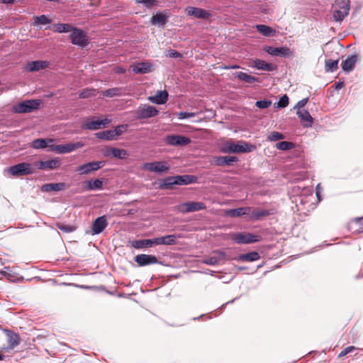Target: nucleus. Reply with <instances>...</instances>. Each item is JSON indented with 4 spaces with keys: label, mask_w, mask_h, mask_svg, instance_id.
Masks as SVG:
<instances>
[{
    "label": "nucleus",
    "mask_w": 363,
    "mask_h": 363,
    "mask_svg": "<svg viewBox=\"0 0 363 363\" xmlns=\"http://www.w3.org/2000/svg\"><path fill=\"white\" fill-rule=\"evenodd\" d=\"M196 182L197 177L194 175L184 174L167 177L163 179L160 188L161 189H170L174 185H187L194 184Z\"/></svg>",
    "instance_id": "nucleus-1"
},
{
    "label": "nucleus",
    "mask_w": 363,
    "mask_h": 363,
    "mask_svg": "<svg viewBox=\"0 0 363 363\" xmlns=\"http://www.w3.org/2000/svg\"><path fill=\"white\" fill-rule=\"evenodd\" d=\"M254 148L253 145L244 141H239L238 143L228 141L223 145L221 151L224 153H245L252 151Z\"/></svg>",
    "instance_id": "nucleus-2"
},
{
    "label": "nucleus",
    "mask_w": 363,
    "mask_h": 363,
    "mask_svg": "<svg viewBox=\"0 0 363 363\" xmlns=\"http://www.w3.org/2000/svg\"><path fill=\"white\" fill-rule=\"evenodd\" d=\"M41 101L39 99L25 100L13 106V111L16 113H31L39 108Z\"/></svg>",
    "instance_id": "nucleus-3"
},
{
    "label": "nucleus",
    "mask_w": 363,
    "mask_h": 363,
    "mask_svg": "<svg viewBox=\"0 0 363 363\" xmlns=\"http://www.w3.org/2000/svg\"><path fill=\"white\" fill-rule=\"evenodd\" d=\"M333 8V18L335 21H342L350 11L349 0H336Z\"/></svg>",
    "instance_id": "nucleus-4"
},
{
    "label": "nucleus",
    "mask_w": 363,
    "mask_h": 363,
    "mask_svg": "<svg viewBox=\"0 0 363 363\" xmlns=\"http://www.w3.org/2000/svg\"><path fill=\"white\" fill-rule=\"evenodd\" d=\"M71 43L77 45L79 48H84L89 43V39L87 37L86 33L83 30L74 27L69 35Z\"/></svg>",
    "instance_id": "nucleus-5"
},
{
    "label": "nucleus",
    "mask_w": 363,
    "mask_h": 363,
    "mask_svg": "<svg viewBox=\"0 0 363 363\" xmlns=\"http://www.w3.org/2000/svg\"><path fill=\"white\" fill-rule=\"evenodd\" d=\"M35 169L28 162H21L10 167L8 172L13 177L26 176L35 173Z\"/></svg>",
    "instance_id": "nucleus-6"
},
{
    "label": "nucleus",
    "mask_w": 363,
    "mask_h": 363,
    "mask_svg": "<svg viewBox=\"0 0 363 363\" xmlns=\"http://www.w3.org/2000/svg\"><path fill=\"white\" fill-rule=\"evenodd\" d=\"M231 239L238 244H250L259 242L262 236L250 233H237L231 235Z\"/></svg>",
    "instance_id": "nucleus-7"
},
{
    "label": "nucleus",
    "mask_w": 363,
    "mask_h": 363,
    "mask_svg": "<svg viewBox=\"0 0 363 363\" xmlns=\"http://www.w3.org/2000/svg\"><path fill=\"white\" fill-rule=\"evenodd\" d=\"M106 164L105 161H92L79 165L76 171L81 175L90 174L91 172L97 171Z\"/></svg>",
    "instance_id": "nucleus-8"
},
{
    "label": "nucleus",
    "mask_w": 363,
    "mask_h": 363,
    "mask_svg": "<svg viewBox=\"0 0 363 363\" xmlns=\"http://www.w3.org/2000/svg\"><path fill=\"white\" fill-rule=\"evenodd\" d=\"M4 333L7 337V346L1 348L3 352H9L13 350L21 343V339L18 333L7 329H4Z\"/></svg>",
    "instance_id": "nucleus-9"
},
{
    "label": "nucleus",
    "mask_w": 363,
    "mask_h": 363,
    "mask_svg": "<svg viewBox=\"0 0 363 363\" xmlns=\"http://www.w3.org/2000/svg\"><path fill=\"white\" fill-rule=\"evenodd\" d=\"M82 142H77L74 143H67L64 145H57L49 146V149L51 151H55L58 154L69 153L78 148L84 146Z\"/></svg>",
    "instance_id": "nucleus-10"
},
{
    "label": "nucleus",
    "mask_w": 363,
    "mask_h": 363,
    "mask_svg": "<svg viewBox=\"0 0 363 363\" xmlns=\"http://www.w3.org/2000/svg\"><path fill=\"white\" fill-rule=\"evenodd\" d=\"M142 168L144 170L157 173H167L169 169V165L164 161L144 163Z\"/></svg>",
    "instance_id": "nucleus-11"
},
{
    "label": "nucleus",
    "mask_w": 363,
    "mask_h": 363,
    "mask_svg": "<svg viewBox=\"0 0 363 363\" xmlns=\"http://www.w3.org/2000/svg\"><path fill=\"white\" fill-rule=\"evenodd\" d=\"M111 123V120L108 118L90 121L87 118L86 121L82 125V129L96 130L106 128Z\"/></svg>",
    "instance_id": "nucleus-12"
},
{
    "label": "nucleus",
    "mask_w": 363,
    "mask_h": 363,
    "mask_svg": "<svg viewBox=\"0 0 363 363\" xmlns=\"http://www.w3.org/2000/svg\"><path fill=\"white\" fill-rule=\"evenodd\" d=\"M158 113L159 111L155 106L144 105L143 106H140L138 108L135 112V115L136 118L140 120L154 117L157 116Z\"/></svg>",
    "instance_id": "nucleus-13"
},
{
    "label": "nucleus",
    "mask_w": 363,
    "mask_h": 363,
    "mask_svg": "<svg viewBox=\"0 0 363 363\" xmlns=\"http://www.w3.org/2000/svg\"><path fill=\"white\" fill-rule=\"evenodd\" d=\"M206 208V205L203 202L188 201L180 204L178 206V211L182 213L195 212Z\"/></svg>",
    "instance_id": "nucleus-14"
},
{
    "label": "nucleus",
    "mask_w": 363,
    "mask_h": 363,
    "mask_svg": "<svg viewBox=\"0 0 363 363\" xmlns=\"http://www.w3.org/2000/svg\"><path fill=\"white\" fill-rule=\"evenodd\" d=\"M264 50L272 56H279L282 57H291L293 56V52L287 47L274 48L266 45Z\"/></svg>",
    "instance_id": "nucleus-15"
},
{
    "label": "nucleus",
    "mask_w": 363,
    "mask_h": 363,
    "mask_svg": "<svg viewBox=\"0 0 363 363\" xmlns=\"http://www.w3.org/2000/svg\"><path fill=\"white\" fill-rule=\"evenodd\" d=\"M167 145L172 146H183L190 143L191 140L186 136L179 135H168L164 139Z\"/></svg>",
    "instance_id": "nucleus-16"
},
{
    "label": "nucleus",
    "mask_w": 363,
    "mask_h": 363,
    "mask_svg": "<svg viewBox=\"0 0 363 363\" xmlns=\"http://www.w3.org/2000/svg\"><path fill=\"white\" fill-rule=\"evenodd\" d=\"M135 262L140 267H145L147 265L155 264L160 263L156 256L152 255H138L135 257Z\"/></svg>",
    "instance_id": "nucleus-17"
},
{
    "label": "nucleus",
    "mask_w": 363,
    "mask_h": 363,
    "mask_svg": "<svg viewBox=\"0 0 363 363\" xmlns=\"http://www.w3.org/2000/svg\"><path fill=\"white\" fill-rule=\"evenodd\" d=\"M108 222L106 216L96 218L93 222L92 233L93 235H99L107 227Z\"/></svg>",
    "instance_id": "nucleus-18"
},
{
    "label": "nucleus",
    "mask_w": 363,
    "mask_h": 363,
    "mask_svg": "<svg viewBox=\"0 0 363 363\" xmlns=\"http://www.w3.org/2000/svg\"><path fill=\"white\" fill-rule=\"evenodd\" d=\"M186 11L189 16H194L199 19H206L211 16V14L205 9L198 7L188 6Z\"/></svg>",
    "instance_id": "nucleus-19"
},
{
    "label": "nucleus",
    "mask_w": 363,
    "mask_h": 363,
    "mask_svg": "<svg viewBox=\"0 0 363 363\" xmlns=\"http://www.w3.org/2000/svg\"><path fill=\"white\" fill-rule=\"evenodd\" d=\"M217 256L209 257L203 259L202 263L207 265H216L218 264L222 259L225 257V252L220 250H216L213 252Z\"/></svg>",
    "instance_id": "nucleus-20"
},
{
    "label": "nucleus",
    "mask_w": 363,
    "mask_h": 363,
    "mask_svg": "<svg viewBox=\"0 0 363 363\" xmlns=\"http://www.w3.org/2000/svg\"><path fill=\"white\" fill-rule=\"evenodd\" d=\"M49 63L47 61L36 60L28 62L26 65V69L28 72H35L43 69L48 67Z\"/></svg>",
    "instance_id": "nucleus-21"
},
{
    "label": "nucleus",
    "mask_w": 363,
    "mask_h": 363,
    "mask_svg": "<svg viewBox=\"0 0 363 363\" xmlns=\"http://www.w3.org/2000/svg\"><path fill=\"white\" fill-rule=\"evenodd\" d=\"M133 71L135 74H146L152 72V65L150 62H138L133 65Z\"/></svg>",
    "instance_id": "nucleus-22"
},
{
    "label": "nucleus",
    "mask_w": 363,
    "mask_h": 363,
    "mask_svg": "<svg viewBox=\"0 0 363 363\" xmlns=\"http://www.w3.org/2000/svg\"><path fill=\"white\" fill-rule=\"evenodd\" d=\"M168 99V93L167 91H159L155 96H150L149 101L155 104H164Z\"/></svg>",
    "instance_id": "nucleus-23"
},
{
    "label": "nucleus",
    "mask_w": 363,
    "mask_h": 363,
    "mask_svg": "<svg viewBox=\"0 0 363 363\" xmlns=\"http://www.w3.org/2000/svg\"><path fill=\"white\" fill-rule=\"evenodd\" d=\"M357 60V56L356 55H352L347 57L345 60L342 62L341 67L342 70L346 72H351L354 69Z\"/></svg>",
    "instance_id": "nucleus-24"
},
{
    "label": "nucleus",
    "mask_w": 363,
    "mask_h": 363,
    "mask_svg": "<svg viewBox=\"0 0 363 363\" xmlns=\"http://www.w3.org/2000/svg\"><path fill=\"white\" fill-rule=\"evenodd\" d=\"M66 186V184L63 182L45 184L41 186V191L43 192L60 191L64 190Z\"/></svg>",
    "instance_id": "nucleus-25"
},
{
    "label": "nucleus",
    "mask_w": 363,
    "mask_h": 363,
    "mask_svg": "<svg viewBox=\"0 0 363 363\" xmlns=\"http://www.w3.org/2000/svg\"><path fill=\"white\" fill-rule=\"evenodd\" d=\"M253 67L257 69L264 71H273L276 69V66L273 64L268 63L262 60L255 59L253 60Z\"/></svg>",
    "instance_id": "nucleus-26"
},
{
    "label": "nucleus",
    "mask_w": 363,
    "mask_h": 363,
    "mask_svg": "<svg viewBox=\"0 0 363 363\" xmlns=\"http://www.w3.org/2000/svg\"><path fill=\"white\" fill-rule=\"evenodd\" d=\"M296 114L303 122H305V123L303 124L304 127L308 128L312 126L313 118L307 110H297Z\"/></svg>",
    "instance_id": "nucleus-27"
},
{
    "label": "nucleus",
    "mask_w": 363,
    "mask_h": 363,
    "mask_svg": "<svg viewBox=\"0 0 363 363\" xmlns=\"http://www.w3.org/2000/svg\"><path fill=\"white\" fill-rule=\"evenodd\" d=\"M251 211V207H241L234 209H230L227 211V215L230 217H240L242 216H249Z\"/></svg>",
    "instance_id": "nucleus-28"
},
{
    "label": "nucleus",
    "mask_w": 363,
    "mask_h": 363,
    "mask_svg": "<svg viewBox=\"0 0 363 363\" xmlns=\"http://www.w3.org/2000/svg\"><path fill=\"white\" fill-rule=\"evenodd\" d=\"M60 161L57 159H52L46 161H40L38 164L39 169H54L59 167Z\"/></svg>",
    "instance_id": "nucleus-29"
},
{
    "label": "nucleus",
    "mask_w": 363,
    "mask_h": 363,
    "mask_svg": "<svg viewBox=\"0 0 363 363\" xmlns=\"http://www.w3.org/2000/svg\"><path fill=\"white\" fill-rule=\"evenodd\" d=\"M154 245V240L144 239V240H135L131 242V247L135 249H143L151 247Z\"/></svg>",
    "instance_id": "nucleus-30"
},
{
    "label": "nucleus",
    "mask_w": 363,
    "mask_h": 363,
    "mask_svg": "<svg viewBox=\"0 0 363 363\" xmlns=\"http://www.w3.org/2000/svg\"><path fill=\"white\" fill-rule=\"evenodd\" d=\"M238 158L235 156H220L216 160V164L218 166H230L237 162Z\"/></svg>",
    "instance_id": "nucleus-31"
},
{
    "label": "nucleus",
    "mask_w": 363,
    "mask_h": 363,
    "mask_svg": "<svg viewBox=\"0 0 363 363\" xmlns=\"http://www.w3.org/2000/svg\"><path fill=\"white\" fill-rule=\"evenodd\" d=\"M270 214L268 210L257 209L251 208L250 213L249 215V219L251 220H257L262 217L267 216Z\"/></svg>",
    "instance_id": "nucleus-32"
},
{
    "label": "nucleus",
    "mask_w": 363,
    "mask_h": 363,
    "mask_svg": "<svg viewBox=\"0 0 363 363\" xmlns=\"http://www.w3.org/2000/svg\"><path fill=\"white\" fill-rule=\"evenodd\" d=\"M260 255L257 252L252 251L246 254L240 255L236 259L241 262H254L258 260Z\"/></svg>",
    "instance_id": "nucleus-33"
},
{
    "label": "nucleus",
    "mask_w": 363,
    "mask_h": 363,
    "mask_svg": "<svg viewBox=\"0 0 363 363\" xmlns=\"http://www.w3.org/2000/svg\"><path fill=\"white\" fill-rule=\"evenodd\" d=\"M54 142L53 139H44L39 138L34 140L31 143V147L33 149H43L47 147L51 146L52 145H49V143Z\"/></svg>",
    "instance_id": "nucleus-34"
},
{
    "label": "nucleus",
    "mask_w": 363,
    "mask_h": 363,
    "mask_svg": "<svg viewBox=\"0 0 363 363\" xmlns=\"http://www.w3.org/2000/svg\"><path fill=\"white\" fill-rule=\"evenodd\" d=\"M234 74L239 80L243 81L247 84H253L259 82L258 78L243 72H237Z\"/></svg>",
    "instance_id": "nucleus-35"
},
{
    "label": "nucleus",
    "mask_w": 363,
    "mask_h": 363,
    "mask_svg": "<svg viewBox=\"0 0 363 363\" xmlns=\"http://www.w3.org/2000/svg\"><path fill=\"white\" fill-rule=\"evenodd\" d=\"M84 188L89 191L100 190L103 188V182L99 179L86 181Z\"/></svg>",
    "instance_id": "nucleus-36"
},
{
    "label": "nucleus",
    "mask_w": 363,
    "mask_h": 363,
    "mask_svg": "<svg viewBox=\"0 0 363 363\" xmlns=\"http://www.w3.org/2000/svg\"><path fill=\"white\" fill-rule=\"evenodd\" d=\"M168 16L162 13H157L152 16L150 22L152 25L164 26L167 21Z\"/></svg>",
    "instance_id": "nucleus-37"
},
{
    "label": "nucleus",
    "mask_w": 363,
    "mask_h": 363,
    "mask_svg": "<svg viewBox=\"0 0 363 363\" xmlns=\"http://www.w3.org/2000/svg\"><path fill=\"white\" fill-rule=\"evenodd\" d=\"M96 138L98 139L104 140H114V135L113 132H112V130H104L100 131L95 133Z\"/></svg>",
    "instance_id": "nucleus-38"
},
{
    "label": "nucleus",
    "mask_w": 363,
    "mask_h": 363,
    "mask_svg": "<svg viewBox=\"0 0 363 363\" xmlns=\"http://www.w3.org/2000/svg\"><path fill=\"white\" fill-rule=\"evenodd\" d=\"M255 28L259 33L266 37L272 36L275 33L274 29L265 25L259 24Z\"/></svg>",
    "instance_id": "nucleus-39"
},
{
    "label": "nucleus",
    "mask_w": 363,
    "mask_h": 363,
    "mask_svg": "<svg viewBox=\"0 0 363 363\" xmlns=\"http://www.w3.org/2000/svg\"><path fill=\"white\" fill-rule=\"evenodd\" d=\"M55 31L59 33L72 32L74 28L71 24L69 23H57L54 25Z\"/></svg>",
    "instance_id": "nucleus-40"
},
{
    "label": "nucleus",
    "mask_w": 363,
    "mask_h": 363,
    "mask_svg": "<svg viewBox=\"0 0 363 363\" xmlns=\"http://www.w3.org/2000/svg\"><path fill=\"white\" fill-rule=\"evenodd\" d=\"M338 60H326L325 65V69L327 72H333L335 71L338 67Z\"/></svg>",
    "instance_id": "nucleus-41"
},
{
    "label": "nucleus",
    "mask_w": 363,
    "mask_h": 363,
    "mask_svg": "<svg viewBox=\"0 0 363 363\" xmlns=\"http://www.w3.org/2000/svg\"><path fill=\"white\" fill-rule=\"evenodd\" d=\"M121 89L120 88H111L108 89L106 90H104L102 92V95L106 97H114V96H118L121 95Z\"/></svg>",
    "instance_id": "nucleus-42"
},
{
    "label": "nucleus",
    "mask_w": 363,
    "mask_h": 363,
    "mask_svg": "<svg viewBox=\"0 0 363 363\" xmlns=\"http://www.w3.org/2000/svg\"><path fill=\"white\" fill-rule=\"evenodd\" d=\"M111 150L112 152V156L118 159H124L128 155L127 150L124 149L114 147V149H111Z\"/></svg>",
    "instance_id": "nucleus-43"
},
{
    "label": "nucleus",
    "mask_w": 363,
    "mask_h": 363,
    "mask_svg": "<svg viewBox=\"0 0 363 363\" xmlns=\"http://www.w3.org/2000/svg\"><path fill=\"white\" fill-rule=\"evenodd\" d=\"M51 23V20L45 15L34 17L35 25H47Z\"/></svg>",
    "instance_id": "nucleus-44"
},
{
    "label": "nucleus",
    "mask_w": 363,
    "mask_h": 363,
    "mask_svg": "<svg viewBox=\"0 0 363 363\" xmlns=\"http://www.w3.org/2000/svg\"><path fill=\"white\" fill-rule=\"evenodd\" d=\"M294 147V144L289 141H281L276 144V147L280 150H289Z\"/></svg>",
    "instance_id": "nucleus-45"
},
{
    "label": "nucleus",
    "mask_w": 363,
    "mask_h": 363,
    "mask_svg": "<svg viewBox=\"0 0 363 363\" xmlns=\"http://www.w3.org/2000/svg\"><path fill=\"white\" fill-rule=\"evenodd\" d=\"M128 127V125L127 124L118 125L113 130H112L115 140H116L118 136L121 135L124 132H125Z\"/></svg>",
    "instance_id": "nucleus-46"
},
{
    "label": "nucleus",
    "mask_w": 363,
    "mask_h": 363,
    "mask_svg": "<svg viewBox=\"0 0 363 363\" xmlns=\"http://www.w3.org/2000/svg\"><path fill=\"white\" fill-rule=\"evenodd\" d=\"M96 95V90L94 89H86L81 91L79 94L80 99H86Z\"/></svg>",
    "instance_id": "nucleus-47"
},
{
    "label": "nucleus",
    "mask_w": 363,
    "mask_h": 363,
    "mask_svg": "<svg viewBox=\"0 0 363 363\" xmlns=\"http://www.w3.org/2000/svg\"><path fill=\"white\" fill-rule=\"evenodd\" d=\"M179 238H180V236L176 234L165 235V245H175L177 243V240Z\"/></svg>",
    "instance_id": "nucleus-48"
},
{
    "label": "nucleus",
    "mask_w": 363,
    "mask_h": 363,
    "mask_svg": "<svg viewBox=\"0 0 363 363\" xmlns=\"http://www.w3.org/2000/svg\"><path fill=\"white\" fill-rule=\"evenodd\" d=\"M289 104V97L284 94L281 96L279 101L277 104H274V106L277 108H285Z\"/></svg>",
    "instance_id": "nucleus-49"
},
{
    "label": "nucleus",
    "mask_w": 363,
    "mask_h": 363,
    "mask_svg": "<svg viewBox=\"0 0 363 363\" xmlns=\"http://www.w3.org/2000/svg\"><path fill=\"white\" fill-rule=\"evenodd\" d=\"M138 4H142L146 8L150 9L157 4V0H135Z\"/></svg>",
    "instance_id": "nucleus-50"
},
{
    "label": "nucleus",
    "mask_w": 363,
    "mask_h": 363,
    "mask_svg": "<svg viewBox=\"0 0 363 363\" xmlns=\"http://www.w3.org/2000/svg\"><path fill=\"white\" fill-rule=\"evenodd\" d=\"M283 138H284V135L277 131L272 132L267 137L268 140L270 141H277Z\"/></svg>",
    "instance_id": "nucleus-51"
},
{
    "label": "nucleus",
    "mask_w": 363,
    "mask_h": 363,
    "mask_svg": "<svg viewBox=\"0 0 363 363\" xmlns=\"http://www.w3.org/2000/svg\"><path fill=\"white\" fill-rule=\"evenodd\" d=\"M272 104V101L268 99L257 101L255 106L259 108H267Z\"/></svg>",
    "instance_id": "nucleus-52"
},
{
    "label": "nucleus",
    "mask_w": 363,
    "mask_h": 363,
    "mask_svg": "<svg viewBox=\"0 0 363 363\" xmlns=\"http://www.w3.org/2000/svg\"><path fill=\"white\" fill-rule=\"evenodd\" d=\"M57 227L60 230L65 233H71L75 230V228L74 226L64 224H59Z\"/></svg>",
    "instance_id": "nucleus-53"
},
{
    "label": "nucleus",
    "mask_w": 363,
    "mask_h": 363,
    "mask_svg": "<svg viewBox=\"0 0 363 363\" xmlns=\"http://www.w3.org/2000/svg\"><path fill=\"white\" fill-rule=\"evenodd\" d=\"M357 348L354 346H349L345 348L338 355L339 357L345 356L346 354L356 350Z\"/></svg>",
    "instance_id": "nucleus-54"
},
{
    "label": "nucleus",
    "mask_w": 363,
    "mask_h": 363,
    "mask_svg": "<svg viewBox=\"0 0 363 363\" xmlns=\"http://www.w3.org/2000/svg\"><path fill=\"white\" fill-rule=\"evenodd\" d=\"M196 116L195 113H189V112H180L178 113L179 119H186L191 117H194Z\"/></svg>",
    "instance_id": "nucleus-55"
},
{
    "label": "nucleus",
    "mask_w": 363,
    "mask_h": 363,
    "mask_svg": "<svg viewBox=\"0 0 363 363\" xmlns=\"http://www.w3.org/2000/svg\"><path fill=\"white\" fill-rule=\"evenodd\" d=\"M308 98H305V99H303L301 100H300L296 105L294 107V109H297V110H301V108L303 106H306V104H307L308 102Z\"/></svg>",
    "instance_id": "nucleus-56"
},
{
    "label": "nucleus",
    "mask_w": 363,
    "mask_h": 363,
    "mask_svg": "<svg viewBox=\"0 0 363 363\" xmlns=\"http://www.w3.org/2000/svg\"><path fill=\"white\" fill-rule=\"evenodd\" d=\"M167 56L171 58L182 57V55L174 50H168Z\"/></svg>",
    "instance_id": "nucleus-57"
},
{
    "label": "nucleus",
    "mask_w": 363,
    "mask_h": 363,
    "mask_svg": "<svg viewBox=\"0 0 363 363\" xmlns=\"http://www.w3.org/2000/svg\"><path fill=\"white\" fill-rule=\"evenodd\" d=\"M154 240V245H165V236L160 237V238H155Z\"/></svg>",
    "instance_id": "nucleus-58"
},
{
    "label": "nucleus",
    "mask_w": 363,
    "mask_h": 363,
    "mask_svg": "<svg viewBox=\"0 0 363 363\" xmlns=\"http://www.w3.org/2000/svg\"><path fill=\"white\" fill-rule=\"evenodd\" d=\"M111 149H114V147H107L105 148L104 151V155L106 156V157H110L112 155V152H111Z\"/></svg>",
    "instance_id": "nucleus-59"
},
{
    "label": "nucleus",
    "mask_w": 363,
    "mask_h": 363,
    "mask_svg": "<svg viewBox=\"0 0 363 363\" xmlns=\"http://www.w3.org/2000/svg\"><path fill=\"white\" fill-rule=\"evenodd\" d=\"M18 2V0H0V3L4 4H14Z\"/></svg>",
    "instance_id": "nucleus-60"
},
{
    "label": "nucleus",
    "mask_w": 363,
    "mask_h": 363,
    "mask_svg": "<svg viewBox=\"0 0 363 363\" xmlns=\"http://www.w3.org/2000/svg\"><path fill=\"white\" fill-rule=\"evenodd\" d=\"M335 89H340L344 86V82H337V83H335Z\"/></svg>",
    "instance_id": "nucleus-61"
},
{
    "label": "nucleus",
    "mask_w": 363,
    "mask_h": 363,
    "mask_svg": "<svg viewBox=\"0 0 363 363\" xmlns=\"http://www.w3.org/2000/svg\"><path fill=\"white\" fill-rule=\"evenodd\" d=\"M319 184L316 187V195L318 199V200H320V192L319 191Z\"/></svg>",
    "instance_id": "nucleus-62"
},
{
    "label": "nucleus",
    "mask_w": 363,
    "mask_h": 363,
    "mask_svg": "<svg viewBox=\"0 0 363 363\" xmlns=\"http://www.w3.org/2000/svg\"><path fill=\"white\" fill-rule=\"evenodd\" d=\"M125 72V69L122 67H118L117 69V72L118 73H124Z\"/></svg>",
    "instance_id": "nucleus-63"
},
{
    "label": "nucleus",
    "mask_w": 363,
    "mask_h": 363,
    "mask_svg": "<svg viewBox=\"0 0 363 363\" xmlns=\"http://www.w3.org/2000/svg\"><path fill=\"white\" fill-rule=\"evenodd\" d=\"M362 218H355V220H354V222H355L356 223H362Z\"/></svg>",
    "instance_id": "nucleus-64"
}]
</instances>
